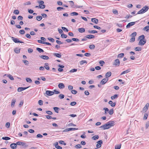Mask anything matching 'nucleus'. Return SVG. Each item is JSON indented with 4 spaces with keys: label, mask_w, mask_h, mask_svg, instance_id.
I'll use <instances>...</instances> for the list:
<instances>
[{
    "label": "nucleus",
    "mask_w": 149,
    "mask_h": 149,
    "mask_svg": "<svg viewBox=\"0 0 149 149\" xmlns=\"http://www.w3.org/2000/svg\"><path fill=\"white\" fill-rule=\"evenodd\" d=\"M16 144L17 145V146L19 145V146H24L26 145V143L22 142L21 141H18L16 143Z\"/></svg>",
    "instance_id": "ddd939ff"
},
{
    "label": "nucleus",
    "mask_w": 149,
    "mask_h": 149,
    "mask_svg": "<svg viewBox=\"0 0 149 149\" xmlns=\"http://www.w3.org/2000/svg\"><path fill=\"white\" fill-rule=\"evenodd\" d=\"M40 58L44 60H48L49 59V57L47 56L46 55H41L40 56Z\"/></svg>",
    "instance_id": "f3484780"
},
{
    "label": "nucleus",
    "mask_w": 149,
    "mask_h": 149,
    "mask_svg": "<svg viewBox=\"0 0 149 149\" xmlns=\"http://www.w3.org/2000/svg\"><path fill=\"white\" fill-rule=\"evenodd\" d=\"M113 113V109H112L109 111V113L110 115L112 114Z\"/></svg>",
    "instance_id": "c03bdc74"
},
{
    "label": "nucleus",
    "mask_w": 149,
    "mask_h": 149,
    "mask_svg": "<svg viewBox=\"0 0 149 149\" xmlns=\"http://www.w3.org/2000/svg\"><path fill=\"white\" fill-rule=\"evenodd\" d=\"M67 37V36L65 34L63 33L61 34V37L62 38H66Z\"/></svg>",
    "instance_id": "49530a36"
},
{
    "label": "nucleus",
    "mask_w": 149,
    "mask_h": 149,
    "mask_svg": "<svg viewBox=\"0 0 149 149\" xmlns=\"http://www.w3.org/2000/svg\"><path fill=\"white\" fill-rule=\"evenodd\" d=\"M71 92L72 94H75L77 93V92L75 90H72L71 91Z\"/></svg>",
    "instance_id": "5fc2aeb1"
},
{
    "label": "nucleus",
    "mask_w": 149,
    "mask_h": 149,
    "mask_svg": "<svg viewBox=\"0 0 149 149\" xmlns=\"http://www.w3.org/2000/svg\"><path fill=\"white\" fill-rule=\"evenodd\" d=\"M36 50H37L40 53L44 52V51L42 49L38 47H37V48Z\"/></svg>",
    "instance_id": "a19ab883"
},
{
    "label": "nucleus",
    "mask_w": 149,
    "mask_h": 149,
    "mask_svg": "<svg viewBox=\"0 0 149 149\" xmlns=\"http://www.w3.org/2000/svg\"><path fill=\"white\" fill-rule=\"evenodd\" d=\"M48 39L49 40L52 42H53L54 41V39L52 38H48Z\"/></svg>",
    "instance_id": "e2e57ef3"
},
{
    "label": "nucleus",
    "mask_w": 149,
    "mask_h": 149,
    "mask_svg": "<svg viewBox=\"0 0 149 149\" xmlns=\"http://www.w3.org/2000/svg\"><path fill=\"white\" fill-rule=\"evenodd\" d=\"M139 39L144 40H145V36L143 35H141L140 36L139 38Z\"/></svg>",
    "instance_id": "79ce46f5"
},
{
    "label": "nucleus",
    "mask_w": 149,
    "mask_h": 149,
    "mask_svg": "<svg viewBox=\"0 0 149 149\" xmlns=\"http://www.w3.org/2000/svg\"><path fill=\"white\" fill-rule=\"evenodd\" d=\"M109 104L111 105V106L112 107H114L115 106L116 104V103L114 102L113 103V102L112 101L110 100L109 102Z\"/></svg>",
    "instance_id": "b1692460"
},
{
    "label": "nucleus",
    "mask_w": 149,
    "mask_h": 149,
    "mask_svg": "<svg viewBox=\"0 0 149 149\" xmlns=\"http://www.w3.org/2000/svg\"><path fill=\"white\" fill-rule=\"evenodd\" d=\"M12 39L13 40L15 43H24V42H23L22 41H19V40L16 38L14 37H12Z\"/></svg>",
    "instance_id": "423d86ee"
},
{
    "label": "nucleus",
    "mask_w": 149,
    "mask_h": 149,
    "mask_svg": "<svg viewBox=\"0 0 149 149\" xmlns=\"http://www.w3.org/2000/svg\"><path fill=\"white\" fill-rule=\"evenodd\" d=\"M78 14V13L76 12H73L70 13V15L72 16H77Z\"/></svg>",
    "instance_id": "7c9ffc66"
},
{
    "label": "nucleus",
    "mask_w": 149,
    "mask_h": 149,
    "mask_svg": "<svg viewBox=\"0 0 149 149\" xmlns=\"http://www.w3.org/2000/svg\"><path fill=\"white\" fill-rule=\"evenodd\" d=\"M121 148V145H116L115 146V149H120Z\"/></svg>",
    "instance_id": "6e6d98bb"
},
{
    "label": "nucleus",
    "mask_w": 149,
    "mask_h": 149,
    "mask_svg": "<svg viewBox=\"0 0 149 149\" xmlns=\"http://www.w3.org/2000/svg\"><path fill=\"white\" fill-rule=\"evenodd\" d=\"M78 30L80 33H82L85 31V29L83 28H81L78 29Z\"/></svg>",
    "instance_id": "a878e982"
},
{
    "label": "nucleus",
    "mask_w": 149,
    "mask_h": 149,
    "mask_svg": "<svg viewBox=\"0 0 149 149\" xmlns=\"http://www.w3.org/2000/svg\"><path fill=\"white\" fill-rule=\"evenodd\" d=\"M110 127H111L110 126H109V125L107 123V124L102 125L100 127V128H102L104 130L109 129Z\"/></svg>",
    "instance_id": "7ed1b4c3"
},
{
    "label": "nucleus",
    "mask_w": 149,
    "mask_h": 149,
    "mask_svg": "<svg viewBox=\"0 0 149 149\" xmlns=\"http://www.w3.org/2000/svg\"><path fill=\"white\" fill-rule=\"evenodd\" d=\"M61 29L64 31H65L67 32H68V30L67 28H66L65 27H62Z\"/></svg>",
    "instance_id": "4d7b16f0"
},
{
    "label": "nucleus",
    "mask_w": 149,
    "mask_h": 149,
    "mask_svg": "<svg viewBox=\"0 0 149 149\" xmlns=\"http://www.w3.org/2000/svg\"><path fill=\"white\" fill-rule=\"evenodd\" d=\"M118 97V95L117 94H115L113 96H112L111 97V100H113L116 98H117Z\"/></svg>",
    "instance_id": "c9c22d12"
},
{
    "label": "nucleus",
    "mask_w": 149,
    "mask_h": 149,
    "mask_svg": "<svg viewBox=\"0 0 149 149\" xmlns=\"http://www.w3.org/2000/svg\"><path fill=\"white\" fill-rule=\"evenodd\" d=\"M99 63L101 65V66H103V65L105 63L103 61H100L99 62Z\"/></svg>",
    "instance_id": "338daca9"
},
{
    "label": "nucleus",
    "mask_w": 149,
    "mask_h": 149,
    "mask_svg": "<svg viewBox=\"0 0 149 149\" xmlns=\"http://www.w3.org/2000/svg\"><path fill=\"white\" fill-rule=\"evenodd\" d=\"M149 126V122L148 121L146 123V128L147 129Z\"/></svg>",
    "instance_id": "774afa93"
},
{
    "label": "nucleus",
    "mask_w": 149,
    "mask_h": 149,
    "mask_svg": "<svg viewBox=\"0 0 149 149\" xmlns=\"http://www.w3.org/2000/svg\"><path fill=\"white\" fill-rule=\"evenodd\" d=\"M109 125V126L111 127L115 125V122L114 121H110L107 122Z\"/></svg>",
    "instance_id": "4468645a"
},
{
    "label": "nucleus",
    "mask_w": 149,
    "mask_h": 149,
    "mask_svg": "<svg viewBox=\"0 0 149 149\" xmlns=\"http://www.w3.org/2000/svg\"><path fill=\"white\" fill-rule=\"evenodd\" d=\"M135 24V22H132L129 23L126 26L127 28H129L130 26L134 25Z\"/></svg>",
    "instance_id": "9d476101"
},
{
    "label": "nucleus",
    "mask_w": 149,
    "mask_h": 149,
    "mask_svg": "<svg viewBox=\"0 0 149 149\" xmlns=\"http://www.w3.org/2000/svg\"><path fill=\"white\" fill-rule=\"evenodd\" d=\"M77 69H72L71 70H70L69 71L70 72H76L77 71Z\"/></svg>",
    "instance_id": "8fccbe9b"
},
{
    "label": "nucleus",
    "mask_w": 149,
    "mask_h": 149,
    "mask_svg": "<svg viewBox=\"0 0 149 149\" xmlns=\"http://www.w3.org/2000/svg\"><path fill=\"white\" fill-rule=\"evenodd\" d=\"M76 104H77V103H76V102H72L70 103V105L71 106H74L75 105H76Z\"/></svg>",
    "instance_id": "0e129e2a"
},
{
    "label": "nucleus",
    "mask_w": 149,
    "mask_h": 149,
    "mask_svg": "<svg viewBox=\"0 0 149 149\" xmlns=\"http://www.w3.org/2000/svg\"><path fill=\"white\" fill-rule=\"evenodd\" d=\"M45 94L49 96H51L54 94V92L50 91H47L45 92Z\"/></svg>",
    "instance_id": "1a4fd4ad"
},
{
    "label": "nucleus",
    "mask_w": 149,
    "mask_h": 149,
    "mask_svg": "<svg viewBox=\"0 0 149 149\" xmlns=\"http://www.w3.org/2000/svg\"><path fill=\"white\" fill-rule=\"evenodd\" d=\"M108 80V79H107L106 78H104L100 81V84L102 85H104L106 83Z\"/></svg>",
    "instance_id": "f8f14e48"
},
{
    "label": "nucleus",
    "mask_w": 149,
    "mask_h": 149,
    "mask_svg": "<svg viewBox=\"0 0 149 149\" xmlns=\"http://www.w3.org/2000/svg\"><path fill=\"white\" fill-rule=\"evenodd\" d=\"M103 42L105 43H107V44H109L111 43V40H109L107 39L103 40Z\"/></svg>",
    "instance_id": "c756f323"
},
{
    "label": "nucleus",
    "mask_w": 149,
    "mask_h": 149,
    "mask_svg": "<svg viewBox=\"0 0 149 149\" xmlns=\"http://www.w3.org/2000/svg\"><path fill=\"white\" fill-rule=\"evenodd\" d=\"M29 87H19L17 89V91L19 92H21L29 88Z\"/></svg>",
    "instance_id": "9b49d317"
},
{
    "label": "nucleus",
    "mask_w": 149,
    "mask_h": 149,
    "mask_svg": "<svg viewBox=\"0 0 149 149\" xmlns=\"http://www.w3.org/2000/svg\"><path fill=\"white\" fill-rule=\"evenodd\" d=\"M141 47H136L135 50L136 51H139L141 50Z\"/></svg>",
    "instance_id": "bf43d9fd"
},
{
    "label": "nucleus",
    "mask_w": 149,
    "mask_h": 149,
    "mask_svg": "<svg viewBox=\"0 0 149 149\" xmlns=\"http://www.w3.org/2000/svg\"><path fill=\"white\" fill-rule=\"evenodd\" d=\"M26 80L27 82L31 83L32 82V81L31 79L29 78H27L26 79Z\"/></svg>",
    "instance_id": "37998d69"
},
{
    "label": "nucleus",
    "mask_w": 149,
    "mask_h": 149,
    "mask_svg": "<svg viewBox=\"0 0 149 149\" xmlns=\"http://www.w3.org/2000/svg\"><path fill=\"white\" fill-rule=\"evenodd\" d=\"M23 19V17L21 16H19L17 17V19L18 20H22Z\"/></svg>",
    "instance_id": "052dcab7"
},
{
    "label": "nucleus",
    "mask_w": 149,
    "mask_h": 149,
    "mask_svg": "<svg viewBox=\"0 0 149 149\" xmlns=\"http://www.w3.org/2000/svg\"><path fill=\"white\" fill-rule=\"evenodd\" d=\"M88 32L89 33H95L97 32V31L96 30H88Z\"/></svg>",
    "instance_id": "bb28decb"
},
{
    "label": "nucleus",
    "mask_w": 149,
    "mask_h": 149,
    "mask_svg": "<svg viewBox=\"0 0 149 149\" xmlns=\"http://www.w3.org/2000/svg\"><path fill=\"white\" fill-rule=\"evenodd\" d=\"M149 7L148 6H144L141 10L138 12L137 14H143L147 11Z\"/></svg>",
    "instance_id": "f257e3e1"
},
{
    "label": "nucleus",
    "mask_w": 149,
    "mask_h": 149,
    "mask_svg": "<svg viewBox=\"0 0 149 149\" xmlns=\"http://www.w3.org/2000/svg\"><path fill=\"white\" fill-rule=\"evenodd\" d=\"M130 69H128L127 70H125V71H123L120 74L121 75L124 74H125L129 72H130Z\"/></svg>",
    "instance_id": "393cba45"
},
{
    "label": "nucleus",
    "mask_w": 149,
    "mask_h": 149,
    "mask_svg": "<svg viewBox=\"0 0 149 149\" xmlns=\"http://www.w3.org/2000/svg\"><path fill=\"white\" fill-rule=\"evenodd\" d=\"M97 144L96 145V147L97 148H100L102 144L103 143V141L102 140H100L97 142Z\"/></svg>",
    "instance_id": "0eeeda50"
},
{
    "label": "nucleus",
    "mask_w": 149,
    "mask_h": 149,
    "mask_svg": "<svg viewBox=\"0 0 149 149\" xmlns=\"http://www.w3.org/2000/svg\"><path fill=\"white\" fill-rule=\"evenodd\" d=\"M45 65L44 66V68H45L47 70H49L50 68L49 66V64L48 63H45L44 64Z\"/></svg>",
    "instance_id": "5701e85b"
},
{
    "label": "nucleus",
    "mask_w": 149,
    "mask_h": 149,
    "mask_svg": "<svg viewBox=\"0 0 149 149\" xmlns=\"http://www.w3.org/2000/svg\"><path fill=\"white\" fill-rule=\"evenodd\" d=\"M10 147L12 149H15L17 147V146L16 143H13L10 144Z\"/></svg>",
    "instance_id": "2eb2a0df"
},
{
    "label": "nucleus",
    "mask_w": 149,
    "mask_h": 149,
    "mask_svg": "<svg viewBox=\"0 0 149 149\" xmlns=\"http://www.w3.org/2000/svg\"><path fill=\"white\" fill-rule=\"evenodd\" d=\"M5 76H6L8 77L11 80H13L14 79L13 77L10 74H5L4 75Z\"/></svg>",
    "instance_id": "a211bd4d"
},
{
    "label": "nucleus",
    "mask_w": 149,
    "mask_h": 149,
    "mask_svg": "<svg viewBox=\"0 0 149 149\" xmlns=\"http://www.w3.org/2000/svg\"><path fill=\"white\" fill-rule=\"evenodd\" d=\"M120 64V61L118 59H116L114 61L113 65L115 66H118Z\"/></svg>",
    "instance_id": "20e7f679"
},
{
    "label": "nucleus",
    "mask_w": 149,
    "mask_h": 149,
    "mask_svg": "<svg viewBox=\"0 0 149 149\" xmlns=\"http://www.w3.org/2000/svg\"><path fill=\"white\" fill-rule=\"evenodd\" d=\"M58 142L59 143L63 144L64 145H66V143H65L64 141H58Z\"/></svg>",
    "instance_id": "864d4df0"
},
{
    "label": "nucleus",
    "mask_w": 149,
    "mask_h": 149,
    "mask_svg": "<svg viewBox=\"0 0 149 149\" xmlns=\"http://www.w3.org/2000/svg\"><path fill=\"white\" fill-rule=\"evenodd\" d=\"M53 109H54V111H55L57 113H58V111L59 109V108L58 107H54L53 108Z\"/></svg>",
    "instance_id": "09e8293b"
},
{
    "label": "nucleus",
    "mask_w": 149,
    "mask_h": 149,
    "mask_svg": "<svg viewBox=\"0 0 149 149\" xmlns=\"http://www.w3.org/2000/svg\"><path fill=\"white\" fill-rule=\"evenodd\" d=\"M39 4V7L41 9H43L45 8V6L43 4L44 2L43 1H38Z\"/></svg>",
    "instance_id": "f03ea898"
},
{
    "label": "nucleus",
    "mask_w": 149,
    "mask_h": 149,
    "mask_svg": "<svg viewBox=\"0 0 149 149\" xmlns=\"http://www.w3.org/2000/svg\"><path fill=\"white\" fill-rule=\"evenodd\" d=\"M55 146L56 148L58 149H62V147H61L58 145V142H56V143Z\"/></svg>",
    "instance_id": "c85d7f7f"
},
{
    "label": "nucleus",
    "mask_w": 149,
    "mask_h": 149,
    "mask_svg": "<svg viewBox=\"0 0 149 149\" xmlns=\"http://www.w3.org/2000/svg\"><path fill=\"white\" fill-rule=\"evenodd\" d=\"M136 32H133L131 34V36H132V37L135 38V37L136 35Z\"/></svg>",
    "instance_id": "3c124183"
},
{
    "label": "nucleus",
    "mask_w": 149,
    "mask_h": 149,
    "mask_svg": "<svg viewBox=\"0 0 149 149\" xmlns=\"http://www.w3.org/2000/svg\"><path fill=\"white\" fill-rule=\"evenodd\" d=\"M42 17L41 16H37L36 17V19L38 21H40L42 19Z\"/></svg>",
    "instance_id": "72a5a7b5"
},
{
    "label": "nucleus",
    "mask_w": 149,
    "mask_h": 149,
    "mask_svg": "<svg viewBox=\"0 0 149 149\" xmlns=\"http://www.w3.org/2000/svg\"><path fill=\"white\" fill-rule=\"evenodd\" d=\"M58 87L60 89H63L65 88L64 84L62 83H60L58 85Z\"/></svg>",
    "instance_id": "6ab92c4d"
},
{
    "label": "nucleus",
    "mask_w": 149,
    "mask_h": 149,
    "mask_svg": "<svg viewBox=\"0 0 149 149\" xmlns=\"http://www.w3.org/2000/svg\"><path fill=\"white\" fill-rule=\"evenodd\" d=\"M16 101L15 99H13L12 100L11 106L12 107H14L15 103Z\"/></svg>",
    "instance_id": "473e14b6"
},
{
    "label": "nucleus",
    "mask_w": 149,
    "mask_h": 149,
    "mask_svg": "<svg viewBox=\"0 0 149 149\" xmlns=\"http://www.w3.org/2000/svg\"><path fill=\"white\" fill-rule=\"evenodd\" d=\"M146 40H140L138 43V45L140 46H142L146 43Z\"/></svg>",
    "instance_id": "6e6552de"
},
{
    "label": "nucleus",
    "mask_w": 149,
    "mask_h": 149,
    "mask_svg": "<svg viewBox=\"0 0 149 149\" xmlns=\"http://www.w3.org/2000/svg\"><path fill=\"white\" fill-rule=\"evenodd\" d=\"M58 97L60 99H62L64 98V95L63 94H61L59 95Z\"/></svg>",
    "instance_id": "603ef678"
},
{
    "label": "nucleus",
    "mask_w": 149,
    "mask_h": 149,
    "mask_svg": "<svg viewBox=\"0 0 149 149\" xmlns=\"http://www.w3.org/2000/svg\"><path fill=\"white\" fill-rule=\"evenodd\" d=\"M13 13L16 15H18L19 13V11L18 10H14Z\"/></svg>",
    "instance_id": "a18cd8bd"
},
{
    "label": "nucleus",
    "mask_w": 149,
    "mask_h": 149,
    "mask_svg": "<svg viewBox=\"0 0 149 149\" xmlns=\"http://www.w3.org/2000/svg\"><path fill=\"white\" fill-rule=\"evenodd\" d=\"M75 147L77 149L80 148H82V146L80 144H78L76 145Z\"/></svg>",
    "instance_id": "de8ad7c7"
},
{
    "label": "nucleus",
    "mask_w": 149,
    "mask_h": 149,
    "mask_svg": "<svg viewBox=\"0 0 149 149\" xmlns=\"http://www.w3.org/2000/svg\"><path fill=\"white\" fill-rule=\"evenodd\" d=\"M78 130V128H66L65 130H64L63 131V132H67L73 130Z\"/></svg>",
    "instance_id": "39448f33"
},
{
    "label": "nucleus",
    "mask_w": 149,
    "mask_h": 149,
    "mask_svg": "<svg viewBox=\"0 0 149 149\" xmlns=\"http://www.w3.org/2000/svg\"><path fill=\"white\" fill-rule=\"evenodd\" d=\"M124 56V54L123 53H120L118 55L117 57L118 58H122Z\"/></svg>",
    "instance_id": "58836bf2"
},
{
    "label": "nucleus",
    "mask_w": 149,
    "mask_h": 149,
    "mask_svg": "<svg viewBox=\"0 0 149 149\" xmlns=\"http://www.w3.org/2000/svg\"><path fill=\"white\" fill-rule=\"evenodd\" d=\"M85 37L88 39H93L95 38L94 36L92 35H87L85 36Z\"/></svg>",
    "instance_id": "aec40b11"
},
{
    "label": "nucleus",
    "mask_w": 149,
    "mask_h": 149,
    "mask_svg": "<svg viewBox=\"0 0 149 149\" xmlns=\"http://www.w3.org/2000/svg\"><path fill=\"white\" fill-rule=\"evenodd\" d=\"M54 56L58 58H60L61 56V54L54 53Z\"/></svg>",
    "instance_id": "2f4dec72"
},
{
    "label": "nucleus",
    "mask_w": 149,
    "mask_h": 149,
    "mask_svg": "<svg viewBox=\"0 0 149 149\" xmlns=\"http://www.w3.org/2000/svg\"><path fill=\"white\" fill-rule=\"evenodd\" d=\"M84 63H86V64L87 63V62L86 60H82L81 61L79 62V64L80 65H82Z\"/></svg>",
    "instance_id": "e433bc0d"
},
{
    "label": "nucleus",
    "mask_w": 149,
    "mask_h": 149,
    "mask_svg": "<svg viewBox=\"0 0 149 149\" xmlns=\"http://www.w3.org/2000/svg\"><path fill=\"white\" fill-rule=\"evenodd\" d=\"M143 30L146 31L147 32L149 30V25L144 27L143 29Z\"/></svg>",
    "instance_id": "4c0bfd02"
},
{
    "label": "nucleus",
    "mask_w": 149,
    "mask_h": 149,
    "mask_svg": "<svg viewBox=\"0 0 149 149\" xmlns=\"http://www.w3.org/2000/svg\"><path fill=\"white\" fill-rule=\"evenodd\" d=\"M43 102L42 100H40L38 101V104L40 105H42L43 104Z\"/></svg>",
    "instance_id": "69168bd1"
},
{
    "label": "nucleus",
    "mask_w": 149,
    "mask_h": 149,
    "mask_svg": "<svg viewBox=\"0 0 149 149\" xmlns=\"http://www.w3.org/2000/svg\"><path fill=\"white\" fill-rule=\"evenodd\" d=\"M149 106V103H147L145 107H144L143 109V111H146L148 109V108Z\"/></svg>",
    "instance_id": "dca6fc26"
},
{
    "label": "nucleus",
    "mask_w": 149,
    "mask_h": 149,
    "mask_svg": "<svg viewBox=\"0 0 149 149\" xmlns=\"http://www.w3.org/2000/svg\"><path fill=\"white\" fill-rule=\"evenodd\" d=\"M91 21L93 22H94L97 24L98 23V20L97 19L95 18H92L91 19Z\"/></svg>",
    "instance_id": "412c9836"
},
{
    "label": "nucleus",
    "mask_w": 149,
    "mask_h": 149,
    "mask_svg": "<svg viewBox=\"0 0 149 149\" xmlns=\"http://www.w3.org/2000/svg\"><path fill=\"white\" fill-rule=\"evenodd\" d=\"M69 2H70V5L71 7H73L74 5V3L73 1H69Z\"/></svg>",
    "instance_id": "13d9d810"
},
{
    "label": "nucleus",
    "mask_w": 149,
    "mask_h": 149,
    "mask_svg": "<svg viewBox=\"0 0 149 149\" xmlns=\"http://www.w3.org/2000/svg\"><path fill=\"white\" fill-rule=\"evenodd\" d=\"M20 49L18 47L15 48L14 49L15 52L17 54H18L19 53Z\"/></svg>",
    "instance_id": "4be33fe9"
},
{
    "label": "nucleus",
    "mask_w": 149,
    "mask_h": 149,
    "mask_svg": "<svg viewBox=\"0 0 149 149\" xmlns=\"http://www.w3.org/2000/svg\"><path fill=\"white\" fill-rule=\"evenodd\" d=\"M111 73L110 71L108 72L106 74L105 76L107 78L109 77L111 75Z\"/></svg>",
    "instance_id": "cd10ccee"
},
{
    "label": "nucleus",
    "mask_w": 149,
    "mask_h": 149,
    "mask_svg": "<svg viewBox=\"0 0 149 149\" xmlns=\"http://www.w3.org/2000/svg\"><path fill=\"white\" fill-rule=\"evenodd\" d=\"M2 139L4 140H8L10 139V138L8 137L5 136L4 137H3L2 138Z\"/></svg>",
    "instance_id": "ea45409f"
},
{
    "label": "nucleus",
    "mask_w": 149,
    "mask_h": 149,
    "mask_svg": "<svg viewBox=\"0 0 149 149\" xmlns=\"http://www.w3.org/2000/svg\"><path fill=\"white\" fill-rule=\"evenodd\" d=\"M46 113L47 114L49 115H52V112L50 111H46Z\"/></svg>",
    "instance_id": "680f3d73"
},
{
    "label": "nucleus",
    "mask_w": 149,
    "mask_h": 149,
    "mask_svg": "<svg viewBox=\"0 0 149 149\" xmlns=\"http://www.w3.org/2000/svg\"><path fill=\"white\" fill-rule=\"evenodd\" d=\"M99 136L98 135H95L92 137V139L93 140H95L99 138Z\"/></svg>",
    "instance_id": "f704fd0d"
}]
</instances>
